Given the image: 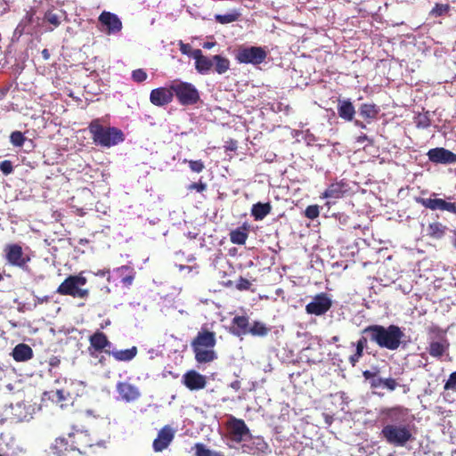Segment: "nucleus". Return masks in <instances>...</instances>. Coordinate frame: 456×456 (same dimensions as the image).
I'll list each match as a JSON object with an SVG mask.
<instances>
[{"label": "nucleus", "mask_w": 456, "mask_h": 456, "mask_svg": "<svg viewBox=\"0 0 456 456\" xmlns=\"http://www.w3.org/2000/svg\"><path fill=\"white\" fill-rule=\"evenodd\" d=\"M99 21L107 27L109 34L118 32L122 28V22L119 18L110 12H102L99 16Z\"/></svg>", "instance_id": "6ab92c4d"}, {"label": "nucleus", "mask_w": 456, "mask_h": 456, "mask_svg": "<svg viewBox=\"0 0 456 456\" xmlns=\"http://www.w3.org/2000/svg\"><path fill=\"white\" fill-rule=\"evenodd\" d=\"M26 137L20 131H13L10 134V142L15 147L23 146Z\"/></svg>", "instance_id": "e433bc0d"}, {"label": "nucleus", "mask_w": 456, "mask_h": 456, "mask_svg": "<svg viewBox=\"0 0 456 456\" xmlns=\"http://www.w3.org/2000/svg\"><path fill=\"white\" fill-rule=\"evenodd\" d=\"M319 215L320 210L317 205H310L305 210V216L311 220L317 218Z\"/></svg>", "instance_id": "a19ab883"}, {"label": "nucleus", "mask_w": 456, "mask_h": 456, "mask_svg": "<svg viewBox=\"0 0 456 456\" xmlns=\"http://www.w3.org/2000/svg\"><path fill=\"white\" fill-rule=\"evenodd\" d=\"M251 287V282L246 279V278H243V277H240L238 281H237V284H236V288L237 289L242 291V290H248Z\"/></svg>", "instance_id": "de8ad7c7"}, {"label": "nucleus", "mask_w": 456, "mask_h": 456, "mask_svg": "<svg viewBox=\"0 0 456 456\" xmlns=\"http://www.w3.org/2000/svg\"><path fill=\"white\" fill-rule=\"evenodd\" d=\"M338 114L345 121H352L355 115V109L349 99L338 101Z\"/></svg>", "instance_id": "4be33fe9"}, {"label": "nucleus", "mask_w": 456, "mask_h": 456, "mask_svg": "<svg viewBox=\"0 0 456 456\" xmlns=\"http://www.w3.org/2000/svg\"><path fill=\"white\" fill-rule=\"evenodd\" d=\"M215 63V70L218 74H224L230 69V61L222 55L213 56V64Z\"/></svg>", "instance_id": "473e14b6"}, {"label": "nucleus", "mask_w": 456, "mask_h": 456, "mask_svg": "<svg viewBox=\"0 0 456 456\" xmlns=\"http://www.w3.org/2000/svg\"><path fill=\"white\" fill-rule=\"evenodd\" d=\"M192 57L195 59V68L200 74L208 73L213 67V58L203 55L200 49H196L192 53Z\"/></svg>", "instance_id": "412c9836"}, {"label": "nucleus", "mask_w": 456, "mask_h": 456, "mask_svg": "<svg viewBox=\"0 0 456 456\" xmlns=\"http://www.w3.org/2000/svg\"><path fill=\"white\" fill-rule=\"evenodd\" d=\"M216 344V333L207 327H201L191 342L194 357L199 363L211 362L217 358L214 347Z\"/></svg>", "instance_id": "20e7f679"}, {"label": "nucleus", "mask_w": 456, "mask_h": 456, "mask_svg": "<svg viewBox=\"0 0 456 456\" xmlns=\"http://www.w3.org/2000/svg\"><path fill=\"white\" fill-rule=\"evenodd\" d=\"M183 162L188 163L190 169L194 173H201L205 168V164L202 160H187L184 159Z\"/></svg>", "instance_id": "ea45409f"}, {"label": "nucleus", "mask_w": 456, "mask_h": 456, "mask_svg": "<svg viewBox=\"0 0 456 456\" xmlns=\"http://www.w3.org/2000/svg\"><path fill=\"white\" fill-rule=\"evenodd\" d=\"M50 300V297L49 296H45L43 297H37V302L38 304H43V303H46Z\"/></svg>", "instance_id": "bf43d9fd"}, {"label": "nucleus", "mask_w": 456, "mask_h": 456, "mask_svg": "<svg viewBox=\"0 0 456 456\" xmlns=\"http://www.w3.org/2000/svg\"><path fill=\"white\" fill-rule=\"evenodd\" d=\"M270 328L261 322L255 321L251 326H249L248 333L252 336L265 337L270 332Z\"/></svg>", "instance_id": "72a5a7b5"}, {"label": "nucleus", "mask_w": 456, "mask_h": 456, "mask_svg": "<svg viewBox=\"0 0 456 456\" xmlns=\"http://www.w3.org/2000/svg\"><path fill=\"white\" fill-rule=\"evenodd\" d=\"M59 361L55 359V361H53L50 362L51 365H56Z\"/></svg>", "instance_id": "774afa93"}, {"label": "nucleus", "mask_w": 456, "mask_h": 456, "mask_svg": "<svg viewBox=\"0 0 456 456\" xmlns=\"http://www.w3.org/2000/svg\"><path fill=\"white\" fill-rule=\"evenodd\" d=\"M42 56L45 60H48L50 58L49 51L47 49H44L42 51Z\"/></svg>", "instance_id": "052dcab7"}, {"label": "nucleus", "mask_w": 456, "mask_h": 456, "mask_svg": "<svg viewBox=\"0 0 456 456\" xmlns=\"http://www.w3.org/2000/svg\"><path fill=\"white\" fill-rule=\"evenodd\" d=\"M360 115L366 120L377 118L379 108L376 104L363 103L359 109Z\"/></svg>", "instance_id": "7c9ffc66"}, {"label": "nucleus", "mask_w": 456, "mask_h": 456, "mask_svg": "<svg viewBox=\"0 0 456 456\" xmlns=\"http://www.w3.org/2000/svg\"><path fill=\"white\" fill-rule=\"evenodd\" d=\"M232 326L231 332L236 336L248 334L249 329L248 317L245 315H237L232 320Z\"/></svg>", "instance_id": "b1692460"}, {"label": "nucleus", "mask_w": 456, "mask_h": 456, "mask_svg": "<svg viewBox=\"0 0 456 456\" xmlns=\"http://www.w3.org/2000/svg\"><path fill=\"white\" fill-rule=\"evenodd\" d=\"M213 45H214L213 43H206V44L204 45V47H205V48H210Z\"/></svg>", "instance_id": "0e129e2a"}, {"label": "nucleus", "mask_w": 456, "mask_h": 456, "mask_svg": "<svg viewBox=\"0 0 456 456\" xmlns=\"http://www.w3.org/2000/svg\"><path fill=\"white\" fill-rule=\"evenodd\" d=\"M266 56L267 53L260 46H241L237 50L235 58L240 63L258 65L266 59Z\"/></svg>", "instance_id": "6e6552de"}, {"label": "nucleus", "mask_w": 456, "mask_h": 456, "mask_svg": "<svg viewBox=\"0 0 456 456\" xmlns=\"http://www.w3.org/2000/svg\"><path fill=\"white\" fill-rule=\"evenodd\" d=\"M380 386H383V379L382 378H378V379L373 378V379L370 382V387H379Z\"/></svg>", "instance_id": "4d7b16f0"}, {"label": "nucleus", "mask_w": 456, "mask_h": 456, "mask_svg": "<svg viewBox=\"0 0 456 456\" xmlns=\"http://www.w3.org/2000/svg\"><path fill=\"white\" fill-rule=\"evenodd\" d=\"M86 281V278L82 275H69L59 285L56 293L62 296L86 298L89 295L88 289L80 288Z\"/></svg>", "instance_id": "423d86ee"}, {"label": "nucleus", "mask_w": 456, "mask_h": 456, "mask_svg": "<svg viewBox=\"0 0 456 456\" xmlns=\"http://www.w3.org/2000/svg\"><path fill=\"white\" fill-rule=\"evenodd\" d=\"M368 340H370L369 337L362 334V336L357 340L355 346L362 347L364 349L367 347Z\"/></svg>", "instance_id": "5fc2aeb1"}, {"label": "nucleus", "mask_w": 456, "mask_h": 456, "mask_svg": "<svg viewBox=\"0 0 456 456\" xmlns=\"http://www.w3.org/2000/svg\"><path fill=\"white\" fill-rule=\"evenodd\" d=\"M362 376L365 378V379H373V378L376 377V372H372L367 370L362 372Z\"/></svg>", "instance_id": "13d9d810"}, {"label": "nucleus", "mask_w": 456, "mask_h": 456, "mask_svg": "<svg viewBox=\"0 0 456 456\" xmlns=\"http://www.w3.org/2000/svg\"><path fill=\"white\" fill-rule=\"evenodd\" d=\"M362 334L367 335L370 341L375 343L380 348L390 351L397 350L404 337L402 329L395 324H390L387 327L379 324L369 325L362 330Z\"/></svg>", "instance_id": "f03ea898"}, {"label": "nucleus", "mask_w": 456, "mask_h": 456, "mask_svg": "<svg viewBox=\"0 0 456 456\" xmlns=\"http://www.w3.org/2000/svg\"><path fill=\"white\" fill-rule=\"evenodd\" d=\"M0 170L1 172L8 175L13 172V166L11 160H3L0 162Z\"/></svg>", "instance_id": "a18cd8bd"}, {"label": "nucleus", "mask_w": 456, "mask_h": 456, "mask_svg": "<svg viewBox=\"0 0 456 456\" xmlns=\"http://www.w3.org/2000/svg\"><path fill=\"white\" fill-rule=\"evenodd\" d=\"M444 389L456 392V370L450 374L449 379L444 386Z\"/></svg>", "instance_id": "c03bdc74"}, {"label": "nucleus", "mask_w": 456, "mask_h": 456, "mask_svg": "<svg viewBox=\"0 0 456 456\" xmlns=\"http://www.w3.org/2000/svg\"><path fill=\"white\" fill-rule=\"evenodd\" d=\"M229 438L236 443L243 441L244 437L250 435V430L245 421L234 416H230L226 422Z\"/></svg>", "instance_id": "9b49d317"}, {"label": "nucleus", "mask_w": 456, "mask_h": 456, "mask_svg": "<svg viewBox=\"0 0 456 456\" xmlns=\"http://www.w3.org/2000/svg\"><path fill=\"white\" fill-rule=\"evenodd\" d=\"M416 122L418 127L427 128L430 126V120L426 115H419Z\"/></svg>", "instance_id": "3c124183"}, {"label": "nucleus", "mask_w": 456, "mask_h": 456, "mask_svg": "<svg viewBox=\"0 0 456 456\" xmlns=\"http://www.w3.org/2000/svg\"><path fill=\"white\" fill-rule=\"evenodd\" d=\"M44 395L47 396L48 399L52 400L53 403L59 404L61 408L66 404L65 403L68 400L65 392L59 389L55 391L45 392Z\"/></svg>", "instance_id": "f704fd0d"}, {"label": "nucleus", "mask_w": 456, "mask_h": 456, "mask_svg": "<svg viewBox=\"0 0 456 456\" xmlns=\"http://www.w3.org/2000/svg\"><path fill=\"white\" fill-rule=\"evenodd\" d=\"M255 444H256L257 448L263 452H266L269 448L268 444L260 436L256 437Z\"/></svg>", "instance_id": "864d4df0"}, {"label": "nucleus", "mask_w": 456, "mask_h": 456, "mask_svg": "<svg viewBox=\"0 0 456 456\" xmlns=\"http://www.w3.org/2000/svg\"><path fill=\"white\" fill-rule=\"evenodd\" d=\"M398 386L396 380L393 378L383 379V387L389 391H394Z\"/></svg>", "instance_id": "8fccbe9b"}, {"label": "nucleus", "mask_w": 456, "mask_h": 456, "mask_svg": "<svg viewBox=\"0 0 456 456\" xmlns=\"http://www.w3.org/2000/svg\"><path fill=\"white\" fill-rule=\"evenodd\" d=\"M191 45L189 44H184L182 41L180 42V51L183 54L189 55L191 52Z\"/></svg>", "instance_id": "6e6d98bb"}, {"label": "nucleus", "mask_w": 456, "mask_h": 456, "mask_svg": "<svg viewBox=\"0 0 456 456\" xmlns=\"http://www.w3.org/2000/svg\"><path fill=\"white\" fill-rule=\"evenodd\" d=\"M86 434L81 430L69 432L67 436H61L54 439L50 451L54 456H86L82 448L91 446L85 440Z\"/></svg>", "instance_id": "7ed1b4c3"}, {"label": "nucleus", "mask_w": 456, "mask_h": 456, "mask_svg": "<svg viewBox=\"0 0 456 456\" xmlns=\"http://www.w3.org/2000/svg\"><path fill=\"white\" fill-rule=\"evenodd\" d=\"M88 242V240L87 239H81L79 240V244H85V243H87Z\"/></svg>", "instance_id": "69168bd1"}, {"label": "nucleus", "mask_w": 456, "mask_h": 456, "mask_svg": "<svg viewBox=\"0 0 456 456\" xmlns=\"http://www.w3.org/2000/svg\"><path fill=\"white\" fill-rule=\"evenodd\" d=\"M89 344L88 352L92 357H97L98 353H106V350H110L112 345L107 335L100 330L89 337Z\"/></svg>", "instance_id": "f8f14e48"}, {"label": "nucleus", "mask_w": 456, "mask_h": 456, "mask_svg": "<svg viewBox=\"0 0 456 456\" xmlns=\"http://www.w3.org/2000/svg\"><path fill=\"white\" fill-rule=\"evenodd\" d=\"M272 211V206L269 202H257L252 206L251 215L256 221L263 220Z\"/></svg>", "instance_id": "cd10ccee"}, {"label": "nucleus", "mask_w": 456, "mask_h": 456, "mask_svg": "<svg viewBox=\"0 0 456 456\" xmlns=\"http://www.w3.org/2000/svg\"><path fill=\"white\" fill-rule=\"evenodd\" d=\"M448 227L440 222H433L428 226V235L430 238L440 240L444 237Z\"/></svg>", "instance_id": "c85d7f7f"}, {"label": "nucleus", "mask_w": 456, "mask_h": 456, "mask_svg": "<svg viewBox=\"0 0 456 456\" xmlns=\"http://www.w3.org/2000/svg\"><path fill=\"white\" fill-rule=\"evenodd\" d=\"M449 8L450 7L448 4H436L435 7L431 11V13L436 16H442L449 11Z\"/></svg>", "instance_id": "49530a36"}, {"label": "nucleus", "mask_w": 456, "mask_h": 456, "mask_svg": "<svg viewBox=\"0 0 456 456\" xmlns=\"http://www.w3.org/2000/svg\"><path fill=\"white\" fill-rule=\"evenodd\" d=\"M88 131L94 143L97 146L110 148L125 141V134L121 129L103 126L101 118L93 119L89 123Z\"/></svg>", "instance_id": "39448f33"}, {"label": "nucleus", "mask_w": 456, "mask_h": 456, "mask_svg": "<svg viewBox=\"0 0 456 456\" xmlns=\"http://www.w3.org/2000/svg\"><path fill=\"white\" fill-rule=\"evenodd\" d=\"M248 227L247 226L246 224H244L242 226L238 227L235 230H232L230 232L231 242L237 245H244L248 237Z\"/></svg>", "instance_id": "bb28decb"}, {"label": "nucleus", "mask_w": 456, "mask_h": 456, "mask_svg": "<svg viewBox=\"0 0 456 456\" xmlns=\"http://www.w3.org/2000/svg\"><path fill=\"white\" fill-rule=\"evenodd\" d=\"M175 437L174 429L168 426H164L158 433L157 437L154 439L152 447L154 452H160L167 449Z\"/></svg>", "instance_id": "2eb2a0df"}, {"label": "nucleus", "mask_w": 456, "mask_h": 456, "mask_svg": "<svg viewBox=\"0 0 456 456\" xmlns=\"http://www.w3.org/2000/svg\"><path fill=\"white\" fill-rule=\"evenodd\" d=\"M427 335L430 341H440L448 339L446 337V330H443L437 324L432 323L427 328Z\"/></svg>", "instance_id": "2f4dec72"}, {"label": "nucleus", "mask_w": 456, "mask_h": 456, "mask_svg": "<svg viewBox=\"0 0 456 456\" xmlns=\"http://www.w3.org/2000/svg\"><path fill=\"white\" fill-rule=\"evenodd\" d=\"M238 148V142L234 139H229L225 142L224 150L225 151H235Z\"/></svg>", "instance_id": "603ef678"}, {"label": "nucleus", "mask_w": 456, "mask_h": 456, "mask_svg": "<svg viewBox=\"0 0 456 456\" xmlns=\"http://www.w3.org/2000/svg\"><path fill=\"white\" fill-rule=\"evenodd\" d=\"M363 351L364 349L362 347L356 346L354 354L350 355L348 361L353 367H354L362 357Z\"/></svg>", "instance_id": "79ce46f5"}, {"label": "nucleus", "mask_w": 456, "mask_h": 456, "mask_svg": "<svg viewBox=\"0 0 456 456\" xmlns=\"http://www.w3.org/2000/svg\"><path fill=\"white\" fill-rule=\"evenodd\" d=\"M382 428L380 437L395 447H404L413 442L414 425L408 420V410L403 406L385 408L381 411Z\"/></svg>", "instance_id": "f257e3e1"}, {"label": "nucleus", "mask_w": 456, "mask_h": 456, "mask_svg": "<svg viewBox=\"0 0 456 456\" xmlns=\"http://www.w3.org/2000/svg\"><path fill=\"white\" fill-rule=\"evenodd\" d=\"M148 77L147 73L142 69H137L132 72V78L134 82L142 83Z\"/></svg>", "instance_id": "37998d69"}, {"label": "nucleus", "mask_w": 456, "mask_h": 456, "mask_svg": "<svg viewBox=\"0 0 456 456\" xmlns=\"http://www.w3.org/2000/svg\"><path fill=\"white\" fill-rule=\"evenodd\" d=\"M206 189H207V184L205 183H203L201 180H200L198 183H192L188 185L189 191L195 190L198 192H202V191H206Z\"/></svg>", "instance_id": "09e8293b"}, {"label": "nucleus", "mask_w": 456, "mask_h": 456, "mask_svg": "<svg viewBox=\"0 0 456 456\" xmlns=\"http://www.w3.org/2000/svg\"><path fill=\"white\" fill-rule=\"evenodd\" d=\"M354 124H355V126H359V127H361V128H362V129H365V128H366V125H365V124H363L362 121L355 120V121H354Z\"/></svg>", "instance_id": "680f3d73"}, {"label": "nucleus", "mask_w": 456, "mask_h": 456, "mask_svg": "<svg viewBox=\"0 0 456 456\" xmlns=\"http://www.w3.org/2000/svg\"><path fill=\"white\" fill-rule=\"evenodd\" d=\"M4 257L12 266L25 269L30 257L24 254L22 247L17 243L6 244L4 248Z\"/></svg>", "instance_id": "1a4fd4ad"}, {"label": "nucleus", "mask_w": 456, "mask_h": 456, "mask_svg": "<svg viewBox=\"0 0 456 456\" xmlns=\"http://www.w3.org/2000/svg\"><path fill=\"white\" fill-rule=\"evenodd\" d=\"M415 201L424 208H428L430 210H442L447 211L456 215V203L448 202L443 199L436 198V199H425L421 197H416Z\"/></svg>", "instance_id": "ddd939ff"}, {"label": "nucleus", "mask_w": 456, "mask_h": 456, "mask_svg": "<svg viewBox=\"0 0 456 456\" xmlns=\"http://www.w3.org/2000/svg\"><path fill=\"white\" fill-rule=\"evenodd\" d=\"M172 90L178 102L183 106L194 105L200 100L199 90L191 83L174 81Z\"/></svg>", "instance_id": "0eeeda50"}, {"label": "nucleus", "mask_w": 456, "mask_h": 456, "mask_svg": "<svg viewBox=\"0 0 456 456\" xmlns=\"http://www.w3.org/2000/svg\"><path fill=\"white\" fill-rule=\"evenodd\" d=\"M427 156L428 160L435 164L449 165L456 163V154L443 147L430 149Z\"/></svg>", "instance_id": "4468645a"}, {"label": "nucleus", "mask_w": 456, "mask_h": 456, "mask_svg": "<svg viewBox=\"0 0 456 456\" xmlns=\"http://www.w3.org/2000/svg\"><path fill=\"white\" fill-rule=\"evenodd\" d=\"M183 383L190 390H200L207 385L206 377L196 370H189L183 376Z\"/></svg>", "instance_id": "a211bd4d"}, {"label": "nucleus", "mask_w": 456, "mask_h": 456, "mask_svg": "<svg viewBox=\"0 0 456 456\" xmlns=\"http://www.w3.org/2000/svg\"><path fill=\"white\" fill-rule=\"evenodd\" d=\"M117 273L121 278V282L123 283V285L126 287L132 285L135 277V272L132 267L128 265H122L121 267L117 269Z\"/></svg>", "instance_id": "c756f323"}, {"label": "nucleus", "mask_w": 456, "mask_h": 456, "mask_svg": "<svg viewBox=\"0 0 456 456\" xmlns=\"http://www.w3.org/2000/svg\"><path fill=\"white\" fill-rule=\"evenodd\" d=\"M12 355L16 362H26L33 357V350L28 345L20 343L13 348Z\"/></svg>", "instance_id": "393cba45"}, {"label": "nucleus", "mask_w": 456, "mask_h": 456, "mask_svg": "<svg viewBox=\"0 0 456 456\" xmlns=\"http://www.w3.org/2000/svg\"><path fill=\"white\" fill-rule=\"evenodd\" d=\"M348 191V184L343 180L332 183L322 194V199H340Z\"/></svg>", "instance_id": "aec40b11"}, {"label": "nucleus", "mask_w": 456, "mask_h": 456, "mask_svg": "<svg viewBox=\"0 0 456 456\" xmlns=\"http://www.w3.org/2000/svg\"><path fill=\"white\" fill-rule=\"evenodd\" d=\"M239 13L216 14L215 19L221 24H228L239 19Z\"/></svg>", "instance_id": "58836bf2"}, {"label": "nucleus", "mask_w": 456, "mask_h": 456, "mask_svg": "<svg viewBox=\"0 0 456 456\" xmlns=\"http://www.w3.org/2000/svg\"><path fill=\"white\" fill-rule=\"evenodd\" d=\"M44 20L53 26L50 30H53L61 24L60 16L53 11H47L45 13Z\"/></svg>", "instance_id": "4c0bfd02"}, {"label": "nucleus", "mask_w": 456, "mask_h": 456, "mask_svg": "<svg viewBox=\"0 0 456 456\" xmlns=\"http://www.w3.org/2000/svg\"><path fill=\"white\" fill-rule=\"evenodd\" d=\"M116 389L120 398L126 403L134 402L141 396L139 388L128 382H118Z\"/></svg>", "instance_id": "f3484780"}, {"label": "nucleus", "mask_w": 456, "mask_h": 456, "mask_svg": "<svg viewBox=\"0 0 456 456\" xmlns=\"http://www.w3.org/2000/svg\"><path fill=\"white\" fill-rule=\"evenodd\" d=\"M452 232H453V236L452 238V243L453 247L456 248V230H453Z\"/></svg>", "instance_id": "e2e57ef3"}, {"label": "nucleus", "mask_w": 456, "mask_h": 456, "mask_svg": "<svg viewBox=\"0 0 456 456\" xmlns=\"http://www.w3.org/2000/svg\"><path fill=\"white\" fill-rule=\"evenodd\" d=\"M450 343L448 339H443L440 341H430L428 347L427 348L428 353L435 358L440 359L449 350Z\"/></svg>", "instance_id": "5701e85b"}, {"label": "nucleus", "mask_w": 456, "mask_h": 456, "mask_svg": "<svg viewBox=\"0 0 456 456\" xmlns=\"http://www.w3.org/2000/svg\"><path fill=\"white\" fill-rule=\"evenodd\" d=\"M59 361L55 359V361H53L50 362L51 365H56Z\"/></svg>", "instance_id": "338daca9"}, {"label": "nucleus", "mask_w": 456, "mask_h": 456, "mask_svg": "<svg viewBox=\"0 0 456 456\" xmlns=\"http://www.w3.org/2000/svg\"><path fill=\"white\" fill-rule=\"evenodd\" d=\"M195 456H224L221 452L211 451L204 444L197 443L193 446Z\"/></svg>", "instance_id": "c9c22d12"}, {"label": "nucleus", "mask_w": 456, "mask_h": 456, "mask_svg": "<svg viewBox=\"0 0 456 456\" xmlns=\"http://www.w3.org/2000/svg\"><path fill=\"white\" fill-rule=\"evenodd\" d=\"M138 350L136 346L124 350H106V354L112 355L113 358L118 362H129L136 356Z\"/></svg>", "instance_id": "a878e982"}, {"label": "nucleus", "mask_w": 456, "mask_h": 456, "mask_svg": "<svg viewBox=\"0 0 456 456\" xmlns=\"http://www.w3.org/2000/svg\"><path fill=\"white\" fill-rule=\"evenodd\" d=\"M331 306L330 297L325 292H321L316 294L313 300L305 305V312L308 314L321 316L330 311Z\"/></svg>", "instance_id": "9d476101"}, {"label": "nucleus", "mask_w": 456, "mask_h": 456, "mask_svg": "<svg viewBox=\"0 0 456 456\" xmlns=\"http://www.w3.org/2000/svg\"><path fill=\"white\" fill-rule=\"evenodd\" d=\"M174 91L172 90V85L169 88L167 87H158L151 90L150 94L151 102L158 107L167 105L173 101Z\"/></svg>", "instance_id": "dca6fc26"}]
</instances>
